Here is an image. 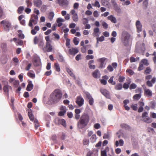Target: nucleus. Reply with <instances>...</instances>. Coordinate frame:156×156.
Segmentation results:
<instances>
[{
    "label": "nucleus",
    "instance_id": "obj_3",
    "mask_svg": "<svg viewBox=\"0 0 156 156\" xmlns=\"http://www.w3.org/2000/svg\"><path fill=\"white\" fill-rule=\"evenodd\" d=\"M45 38L46 42L44 48L46 49L47 51L51 52L53 49V46L51 44V41L50 39V37L49 36H46Z\"/></svg>",
    "mask_w": 156,
    "mask_h": 156
},
{
    "label": "nucleus",
    "instance_id": "obj_53",
    "mask_svg": "<svg viewBox=\"0 0 156 156\" xmlns=\"http://www.w3.org/2000/svg\"><path fill=\"white\" fill-rule=\"evenodd\" d=\"M23 44V42L22 40H19L18 41L16 42V45H22Z\"/></svg>",
    "mask_w": 156,
    "mask_h": 156
},
{
    "label": "nucleus",
    "instance_id": "obj_58",
    "mask_svg": "<svg viewBox=\"0 0 156 156\" xmlns=\"http://www.w3.org/2000/svg\"><path fill=\"white\" fill-rule=\"evenodd\" d=\"M101 156H107V152L106 150L101 151Z\"/></svg>",
    "mask_w": 156,
    "mask_h": 156
},
{
    "label": "nucleus",
    "instance_id": "obj_34",
    "mask_svg": "<svg viewBox=\"0 0 156 156\" xmlns=\"http://www.w3.org/2000/svg\"><path fill=\"white\" fill-rule=\"evenodd\" d=\"M57 137L56 135L53 134L52 135L50 138V140L53 141L54 143L57 142Z\"/></svg>",
    "mask_w": 156,
    "mask_h": 156
},
{
    "label": "nucleus",
    "instance_id": "obj_61",
    "mask_svg": "<svg viewBox=\"0 0 156 156\" xmlns=\"http://www.w3.org/2000/svg\"><path fill=\"white\" fill-rule=\"evenodd\" d=\"M102 25L105 29H107L108 28V24L105 21L102 23Z\"/></svg>",
    "mask_w": 156,
    "mask_h": 156
},
{
    "label": "nucleus",
    "instance_id": "obj_43",
    "mask_svg": "<svg viewBox=\"0 0 156 156\" xmlns=\"http://www.w3.org/2000/svg\"><path fill=\"white\" fill-rule=\"evenodd\" d=\"M83 143L84 145H88L89 143V140L86 139H84L83 141Z\"/></svg>",
    "mask_w": 156,
    "mask_h": 156
},
{
    "label": "nucleus",
    "instance_id": "obj_27",
    "mask_svg": "<svg viewBox=\"0 0 156 156\" xmlns=\"http://www.w3.org/2000/svg\"><path fill=\"white\" fill-rule=\"evenodd\" d=\"M97 139L96 135L95 134H93L92 135L90 140L91 142L94 143L96 141Z\"/></svg>",
    "mask_w": 156,
    "mask_h": 156
},
{
    "label": "nucleus",
    "instance_id": "obj_21",
    "mask_svg": "<svg viewBox=\"0 0 156 156\" xmlns=\"http://www.w3.org/2000/svg\"><path fill=\"white\" fill-rule=\"evenodd\" d=\"M24 16L21 15L18 17V20L20 21V23L23 26L25 25V21L24 20H22V19L24 17Z\"/></svg>",
    "mask_w": 156,
    "mask_h": 156
},
{
    "label": "nucleus",
    "instance_id": "obj_5",
    "mask_svg": "<svg viewBox=\"0 0 156 156\" xmlns=\"http://www.w3.org/2000/svg\"><path fill=\"white\" fill-rule=\"evenodd\" d=\"M1 23L3 25L4 29L5 30L9 31L11 27V23L8 20H5L2 21Z\"/></svg>",
    "mask_w": 156,
    "mask_h": 156
},
{
    "label": "nucleus",
    "instance_id": "obj_35",
    "mask_svg": "<svg viewBox=\"0 0 156 156\" xmlns=\"http://www.w3.org/2000/svg\"><path fill=\"white\" fill-rule=\"evenodd\" d=\"M140 63H142V64H143V65L146 66H147L149 65V63L148 62V60L146 59H142Z\"/></svg>",
    "mask_w": 156,
    "mask_h": 156
},
{
    "label": "nucleus",
    "instance_id": "obj_47",
    "mask_svg": "<svg viewBox=\"0 0 156 156\" xmlns=\"http://www.w3.org/2000/svg\"><path fill=\"white\" fill-rule=\"evenodd\" d=\"M135 92L141 94L142 92V88L140 87H138L135 90Z\"/></svg>",
    "mask_w": 156,
    "mask_h": 156
},
{
    "label": "nucleus",
    "instance_id": "obj_15",
    "mask_svg": "<svg viewBox=\"0 0 156 156\" xmlns=\"http://www.w3.org/2000/svg\"><path fill=\"white\" fill-rule=\"evenodd\" d=\"M40 30V28L38 26H36L34 27V29L31 30V33L33 35L36 34L37 32Z\"/></svg>",
    "mask_w": 156,
    "mask_h": 156
},
{
    "label": "nucleus",
    "instance_id": "obj_30",
    "mask_svg": "<svg viewBox=\"0 0 156 156\" xmlns=\"http://www.w3.org/2000/svg\"><path fill=\"white\" fill-rule=\"evenodd\" d=\"M17 32L19 33L18 34V37L21 39H23L24 38V35L23 34H22V30H18Z\"/></svg>",
    "mask_w": 156,
    "mask_h": 156
},
{
    "label": "nucleus",
    "instance_id": "obj_22",
    "mask_svg": "<svg viewBox=\"0 0 156 156\" xmlns=\"http://www.w3.org/2000/svg\"><path fill=\"white\" fill-rule=\"evenodd\" d=\"M12 88V87L8 85H5L4 86L3 88V90L5 93H7V95L8 96H9V88Z\"/></svg>",
    "mask_w": 156,
    "mask_h": 156
},
{
    "label": "nucleus",
    "instance_id": "obj_2",
    "mask_svg": "<svg viewBox=\"0 0 156 156\" xmlns=\"http://www.w3.org/2000/svg\"><path fill=\"white\" fill-rule=\"evenodd\" d=\"M90 120L89 115L87 113H83L77 123L78 127L80 129H82L87 126Z\"/></svg>",
    "mask_w": 156,
    "mask_h": 156
},
{
    "label": "nucleus",
    "instance_id": "obj_41",
    "mask_svg": "<svg viewBox=\"0 0 156 156\" xmlns=\"http://www.w3.org/2000/svg\"><path fill=\"white\" fill-rule=\"evenodd\" d=\"M97 44L98 43L99 41L102 42L104 40V37L103 36H101L100 37H97Z\"/></svg>",
    "mask_w": 156,
    "mask_h": 156
},
{
    "label": "nucleus",
    "instance_id": "obj_56",
    "mask_svg": "<svg viewBox=\"0 0 156 156\" xmlns=\"http://www.w3.org/2000/svg\"><path fill=\"white\" fill-rule=\"evenodd\" d=\"M26 2L28 7H30L32 6V3L29 0H26Z\"/></svg>",
    "mask_w": 156,
    "mask_h": 156
},
{
    "label": "nucleus",
    "instance_id": "obj_52",
    "mask_svg": "<svg viewBox=\"0 0 156 156\" xmlns=\"http://www.w3.org/2000/svg\"><path fill=\"white\" fill-rule=\"evenodd\" d=\"M78 38L76 37H75L73 39V42L74 44L76 45L79 43V41H78Z\"/></svg>",
    "mask_w": 156,
    "mask_h": 156
},
{
    "label": "nucleus",
    "instance_id": "obj_4",
    "mask_svg": "<svg viewBox=\"0 0 156 156\" xmlns=\"http://www.w3.org/2000/svg\"><path fill=\"white\" fill-rule=\"evenodd\" d=\"M38 20V17L37 15H34L32 16L30 19L29 22L28 24V26L31 27L32 28H33V23L34 25L36 24L37 23Z\"/></svg>",
    "mask_w": 156,
    "mask_h": 156
},
{
    "label": "nucleus",
    "instance_id": "obj_24",
    "mask_svg": "<svg viewBox=\"0 0 156 156\" xmlns=\"http://www.w3.org/2000/svg\"><path fill=\"white\" fill-rule=\"evenodd\" d=\"M40 62L38 58H34V66H37L40 65Z\"/></svg>",
    "mask_w": 156,
    "mask_h": 156
},
{
    "label": "nucleus",
    "instance_id": "obj_26",
    "mask_svg": "<svg viewBox=\"0 0 156 156\" xmlns=\"http://www.w3.org/2000/svg\"><path fill=\"white\" fill-rule=\"evenodd\" d=\"M128 81L127 83H125L123 85V87L125 89H127L128 88L129 85L131 82L130 79H129L128 80Z\"/></svg>",
    "mask_w": 156,
    "mask_h": 156
},
{
    "label": "nucleus",
    "instance_id": "obj_32",
    "mask_svg": "<svg viewBox=\"0 0 156 156\" xmlns=\"http://www.w3.org/2000/svg\"><path fill=\"white\" fill-rule=\"evenodd\" d=\"M122 84L120 83H117L115 87V89L117 90H120L122 89Z\"/></svg>",
    "mask_w": 156,
    "mask_h": 156
},
{
    "label": "nucleus",
    "instance_id": "obj_33",
    "mask_svg": "<svg viewBox=\"0 0 156 156\" xmlns=\"http://www.w3.org/2000/svg\"><path fill=\"white\" fill-rule=\"evenodd\" d=\"M114 78V76H112L111 77H110V79L108 80V82L109 83L112 84V85H115L116 84L115 81H113Z\"/></svg>",
    "mask_w": 156,
    "mask_h": 156
},
{
    "label": "nucleus",
    "instance_id": "obj_38",
    "mask_svg": "<svg viewBox=\"0 0 156 156\" xmlns=\"http://www.w3.org/2000/svg\"><path fill=\"white\" fill-rule=\"evenodd\" d=\"M99 29L98 27H96L94 28V33H93V35L94 36H98L97 34L99 32Z\"/></svg>",
    "mask_w": 156,
    "mask_h": 156
},
{
    "label": "nucleus",
    "instance_id": "obj_50",
    "mask_svg": "<svg viewBox=\"0 0 156 156\" xmlns=\"http://www.w3.org/2000/svg\"><path fill=\"white\" fill-rule=\"evenodd\" d=\"M27 75L28 76L32 78H34L35 77V74L31 73H28Z\"/></svg>",
    "mask_w": 156,
    "mask_h": 156
},
{
    "label": "nucleus",
    "instance_id": "obj_20",
    "mask_svg": "<svg viewBox=\"0 0 156 156\" xmlns=\"http://www.w3.org/2000/svg\"><path fill=\"white\" fill-rule=\"evenodd\" d=\"M66 70L70 76L72 77L74 80H75L76 79V76L73 73L71 69H70L67 67L66 68Z\"/></svg>",
    "mask_w": 156,
    "mask_h": 156
},
{
    "label": "nucleus",
    "instance_id": "obj_31",
    "mask_svg": "<svg viewBox=\"0 0 156 156\" xmlns=\"http://www.w3.org/2000/svg\"><path fill=\"white\" fill-rule=\"evenodd\" d=\"M141 96V94H136L133 96V99L134 100H138L140 98Z\"/></svg>",
    "mask_w": 156,
    "mask_h": 156
},
{
    "label": "nucleus",
    "instance_id": "obj_64",
    "mask_svg": "<svg viewBox=\"0 0 156 156\" xmlns=\"http://www.w3.org/2000/svg\"><path fill=\"white\" fill-rule=\"evenodd\" d=\"M38 41V38L37 36L34 37V44H36Z\"/></svg>",
    "mask_w": 156,
    "mask_h": 156
},
{
    "label": "nucleus",
    "instance_id": "obj_62",
    "mask_svg": "<svg viewBox=\"0 0 156 156\" xmlns=\"http://www.w3.org/2000/svg\"><path fill=\"white\" fill-rule=\"evenodd\" d=\"M148 115V113L147 112H144L142 114V119L144 118L145 117H147Z\"/></svg>",
    "mask_w": 156,
    "mask_h": 156
},
{
    "label": "nucleus",
    "instance_id": "obj_14",
    "mask_svg": "<svg viewBox=\"0 0 156 156\" xmlns=\"http://www.w3.org/2000/svg\"><path fill=\"white\" fill-rule=\"evenodd\" d=\"M136 25L137 28V32L139 33L142 31V25L140 23V22L137 20L136 22Z\"/></svg>",
    "mask_w": 156,
    "mask_h": 156
},
{
    "label": "nucleus",
    "instance_id": "obj_46",
    "mask_svg": "<svg viewBox=\"0 0 156 156\" xmlns=\"http://www.w3.org/2000/svg\"><path fill=\"white\" fill-rule=\"evenodd\" d=\"M12 83L15 87H17L19 85V82L18 80H15Z\"/></svg>",
    "mask_w": 156,
    "mask_h": 156
},
{
    "label": "nucleus",
    "instance_id": "obj_40",
    "mask_svg": "<svg viewBox=\"0 0 156 156\" xmlns=\"http://www.w3.org/2000/svg\"><path fill=\"white\" fill-rule=\"evenodd\" d=\"M28 116L30 120L33 121L34 120V117L32 112H28Z\"/></svg>",
    "mask_w": 156,
    "mask_h": 156
},
{
    "label": "nucleus",
    "instance_id": "obj_28",
    "mask_svg": "<svg viewBox=\"0 0 156 156\" xmlns=\"http://www.w3.org/2000/svg\"><path fill=\"white\" fill-rule=\"evenodd\" d=\"M143 120L148 123H150L152 121V119L148 116L143 118Z\"/></svg>",
    "mask_w": 156,
    "mask_h": 156
},
{
    "label": "nucleus",
    "instance_id": "obj_51",
    "mask_svg": "<svg viewBox=\"0 0 156 156\" xmlns=\"http://www.w3.org/2000/svg\"><path fill=\"white\" fill-rule=\"evenodd\" d=\"M125 79V77L122 76H120L119 78V81L120 83L122 82Z\"/></svg>",
    "mask_w": 156,
    "mask_h": 156
},
{
    "label": "nucleus",
    "instance_id": "obj_54",
    "mask_svg": "<svg viewBox=\"0 0 156 156\" xmlns=\"http://www.w3.org/2000/svg\"><path fill=\"white\" fill-rule=\"evenodd\" d=\"M35 124V126L36 129H37L39 126V123L38 121L37 120H35L34 121Z\"/></svg>",
    "mask_w": 156,
    "mask_h": 156
},
{
    "label": "nucleus",
    "instance_id": "obj_48",
    "mask_svg": "<svg viewBox=\"0 0 156 156\" xmlns=\"http://www.w3.org/2000/svg\"><path fill=\"white\" fill-rule=\"evenodd\" d=\"M60 109L61 111L65 112H66V106H61V107H60Z\"/></svg>",
    "mask_w": 156,
    "mask_h": 156
},
{
    "label": "nucleus",
    "instance_id": "obj_23",
    "mask_svg": "<svg viewBox=\"0 0 156 156\" xmlns=\"http://www.w3.org/2000/svg\"><path fill=\"white\" fill-rule=\"evenodd\" d=\"M34 85L32 83L31 81H30L27 86L26 90L27 91H30L33 89Z\"/></svg>",
    "mask_w": 156,
    "mask_h": 156
},
{
    "label": "nucleus",
    "instance_id": "obj_10",
    "mask_svg": "<svg viewBox=\"0 0 156 156\" xmlns=\"http://www.w3.org/2000/svg\"><path fill=\"white\" fill-rule=\"evenodd\" d=\"M55 123L58 125L61 124L65 127L66 126V122L63 119H56Z\"/></svg>",
    "mask_w": 156,
    "mask_h": 156
},
{
    "label": "nucleus",
    "instance_id": "obj_13",
    "mask_svg": "<svg viewBox=\"0 0 156 156\" xmlns=\"http://www.w3.org/2000/svg\"><path fill=\"white\" fill-rule=\"evenodd\" d=\"M100 73L98 69L95 70L92 73V75L95 78H98L100 77Z\"/></svg>",
    "mask_w": 156,
    "mask_h": 156
},
{
    "label": "nucleus",
    "instance_id": "obj_6",
    "mask_svg": "<svg viewBox=\"0 0 156 156\" xmlns=\"http://www.w3.org/2000/svg\"><path fill=\"white\" fill-rule=\"evenodd\" d=\"M144 91V94L145 96H147L149 97H151L152 95V91L148 88H146L144 85L142 86Z\"/></svg>",
    "mask_w": 156,
    "mask_h": 156
},
{
    "label": "nucleus",
    "instance_id": "obj_1",
    "mask_svg": "<svg viewBox=\"0 0 156 156\" xmlns=\"http://www.w3.org/2000/svg\"><path fill=\"white\" fill-rule=\"evenodd\" d=\"M61 91L59 89H56L50 95V101L52 104L58 103L61 99L62 97Z\"/></svg>",
    "mask_w": 156,
    "mask_h": 156
},
{
    "label": "nucleus",
    "instance_id": "obj_63",
    "mask_svg": "<svg viewBox=\"0 0 156 156\" xmlns=\"http://www.w3.org/2000/svg\"><path fill=\"white\" fill-rule=\"evenodd\" d=\"M66 134L64 133H62L61 136V138L62 140H64L65 139L66 137Z\"/></svg>",
    "mask_w": 156,
    "mask_h": 156
},
{
    "label": "nucleus",
    "instance_id": "obj_19",
    "mask_svg": "<svg viewBox=\"0 0 156 156\" xmlns=\"http://www.w3.org/2000/svg\"><path fill=\"white\" fill-rule=\"evenodd\" d=\"M108 20L111 21V22L114 23H116L117 22L116 19L115 17L113 15H110L108 16L107 17Z\"/></svg>",
    "mask_w": 156,
    "mask_h": 156
},
{
    "label": "nucleus",
    "instance_id": "obj_25",
    "mask_svg": "<svg viewBox=\"0 0 156 156\" xmlns=\"http://www.w3.org/2000/svg\"><path fill=\"white\" fill-rule=\"evenodd\" d=\"M54 67L56 71L58 72H59L60 71L59 65L58 63L54 64Z\"/></svg>",
    "mask_w": 156,
    "mask_h": 156
},
{
    "label": "nucleus",
    "instance_id": "obj_44",
    "mask_svg": "<svg viewBox=\"0 0 156 156\" xmlns=\"http://www.w3.org/2000/svg\"><path fill=\"white\" fill-rule=\"evenodd\" d=\"M131 108L134 111H136L137 109V104L132 105H131Z\"/></svg>",
    "mask_w": 156,
    "mask_h": 156
},
{
    "label": "nucleus",
    "instance_id": "obj_11",
    "mask_svg": "<svg viewBox=\"0 0 156 156\" xmlns=\"http://www.w3.org/2000/svg\"><path fill=\"white\" fill-rule=\"evenodd\" d=\"M69 53L72 55H75L79 52L78 49L76 48H72L69 50Z\"/></svg>",
    "mask_w": 156,
    "mask_h": 156
},
{
    "label": "nucleus",
    "instance_id": "obj_57",
    "mask_svg": "<svg viewBox=\"0 0 156 156\" xmlns=\"http://www.w3.org/2000/svg\"><path fill=\"white\" fill-rule=\"evenodd\" d=\"M107 69L110 72H112L114 69L112 66L111 65H109L108 66Z\"/></svg>",
    "mask_w": 156,
    "mask_h": 156
},
{
    "label": "nucleus",
    "instance_id": "obj_36",
    "mask_svg": "<svg viewBox=\"0 0 156 156\" xmlns=\"http://www.w3.org/2000/svg\"><path fill=\"white\" fill-rule=\"evenodd\" d=\"M54 16V12H51L49 13L48 16V18L50 20V21H52L53 19V18Z\"/></svg>",
    "mask_w": 156,
    "mask_h": 156
},
{
    "label": "nucleus",
    "instance_id": "obj_29",
    "mask_svg": "<svg viewBox=\"0 0 156 156\" xmlns=\"http://www.w3.org/2000/svg\"><path fill=\"white\" fill-rule=\"evenodd\" d=\"M5 16L4 15L3 9L0 6V19H2L5 18Z\"/></svg>",
    "mask_w": 156,
    "mask_h": 156
},
{
    "label": "nucleus",
    "instance_id": "obj_37",
    "mask_svg": "<svg viewBox=\"0 0 156 156\" xmlns=\"http://www.w3.org/2000/svg\"><path fill=\"white\" fill-rule=\"evenodd\" d=\"M121 127L122 128L126 129H130L129 126L126 124L122 123L120 125Z\"/></svg>",
    "mask_w": 156,
    "mask_h": 156
},
{
    "label": "nucleus",
    "instance_id": "obj_59",
    "mask_svg": "<svg viewBox=\"0 0 156 156\" xmlns=\"http://www.w3.org/2000/svg\"><path fill=\"white\" fill-rule=\"evenodd\" d=\"M82 20L83 21V23L84 25L88 23V20L87 18H83Z\"/></svg>",
    "mask_w": 156,
    "mask_h": 156
},
{
    "label": "nucleus",
    "instance_id": "obj_60",
    "mask_svg": "<svg viewBox=\"0 0 156 156\" xmlns=\"http://www.w3.org/2000/svg\"><path fill=\"white\" fill-rule=\"evenodd\" d=\"M53 35L55 36V39H57V40H58L59 39L60 36L58 34H57L55 33H54L53 34Z\"/></svg>",
    "mask_w": 156,
    "mask_h": 156
},
{
    "label": "nucleus",
    "instance_id": "obj_39",
    "mask_svg": "<svg viewBox=\"0 0 156 156\" xmlns=\"http://www.w3.org/2000/svg\"><path fill=\"white\" fill-rule=\"evenodd\" d=\"M24 9V8L23 6H21L19 7L17 10L18 13L19 14L22 13Z\"/></svg>",
    "mask_w": 156,
    "mask_h": 156
},
{
    "label": "nucleus",
    "instance_id": "obj_12",
    "mask_svg": "<svg viewBox=\"0 0 156 156\" xmlns=\"http://www.w3.org/2000/svg\"><path fill=\"white\" fill-rule=\"evenodd\" d=\"M156 82V78L153 77L151 81L148 80L146 82V84L149 87H152L153 84L154 83Z\"/></svg>",
    "mask_w": 156,
    "mask_h": 156
},
{
    "label": "nucleus",
    "instance_id": "obj_7",
    "mask_svg": "<svg viewBox=\"0 0 156 156\" xmlns=\"http://www.w3.org/2000/svg\"><path fill=\"white\" fill-rule=\"evenodd\" d=\"M84 100L81 96L76 97V103L80 107L81 106L84 104Z\"/></svg>",
    "mask_w": 156,
    "mask_h": 156
},
{
    "label": "nucleus",
    "instance_id": "obj_55",
    "mask_svg": "<svg viewBox=\"0 0 156 156\" xmlns=\"http://www.w3.org/2000/svg\"><path fill=\"white\" fill-rule=\"evenodd\" d=\"M136 87V85L134 83L131 84L129 87V89L131 90L132 89H134Z\"/></svg>",
    "mask_w": 156,
    "mask_h": 156
},
{
    "label": "nucleus",
    "instance_id": "obj_18",
    "mask_svg": "<svg viewBox=\"0 0 156 156\" xmlns=\"http://www.w3.org/2000/svg\"><path fill=\"white\" fill-rule=\"evenodd\" d=\"M122 37L124 41L127 40L129 37V34L126 32H124L122 33Z\"/></svg>",
    "mask_w": 156,
    "mask_h": 156
},
{
    "label": "nucleus",
    "instance_id": "obj_42",
    "mask_svg": "<svg viewBox=\"0 0 156 156\" xmlns=\"http://www.w3.org/2000/svg\"><path fill=\"white\" fill-rule=\"evenodd\" d=\"M151 69L149 67H147L144 71V73L148 74L150 73L151 72Z\"/></svg>",
    "mask_w": 156,
    "mask_h": 156
},
{
    "label": "nucleus",
    "instance_id": "obj_17",
    "mask_svg": "<svg viewBox=\"0 0 156 156\" xmlns=\"http://www.w3.org/2000/svg\"><path fill=\"white\" fill-rule=\"evenodd\" d=\"M33 2L34 6L38 8L40 7L42 3L41 0H37L33 1Z\"/></svg>",
    "mask_w": 156,
    "mask_h": 156
},
{
    "label": "nucleus",
    "instance_id": "obj_45",
    "mask_svg": "<svg viewBox=\"0 0 156 156\" xmlns=\"http://www.w3.org/2000/svg\"><path fill=\"white\" fill-rule=\"evenodd\" d=\"M144 65L142 63H140L139 66L138 67V70L141 71L144 69Z\"/></svg>",
    "mask_w": 156,
    "mask_h": 156
},
{
    "label": "nucleus",
    "instance_id": "obj_8",
    "mask_svg": "<svg viewBox=\"0 0 156 156\" xmlns=\"http://www.w3.org/2000/svg\"><path fill=\"white\" fill-rule=\"evenodd\" d=\"M100 91L101 94L107 98H110L109 92L106 89H101Z\"/></svg>",
    "mask_w": 156,
    "mask_h": 156
},
{
    "label": "nucleus",
    "instance_id": "obj_16",
    "mask_svg": "<svg viewBox=\"0 0 156 156\" xmlns=\"http://www.w3.org/2000/svg\"><path fill=\"white\" fill-rule=\"evenodd\" d=\"M58 2L59 5L61 6L68 5L67 0H58Z\"/></svg>",
    "mask_w": 156,
    "mask_h": 156
},
{
    "label": "nucleus",
    "instance_id": "obj_49",
    "mask_svg": "<svg viewBox=\"0 0 156 156\" xmlns=\"http://www.w3.org/2000/svg\"><path fill=\"white\" fill-rule=\"evenodd\" d=\"M148 5V0H144L143 2V6H144L145 8H146L147 6Z\"/></svg>",
    "mask_w": 156,
    "mask_h": 156
},
{
    "label": "nucleus",
    "instance_id": "obj_9",
    "mask_svg": "<svg viewBox=\"0 0 156 156\" xmlns=\"http://www.w3.org/2000/svg\"><path fill=\"white\" fill-rule=\"evenodd\" d=\"M70 13L73 15L72 18L73 21L77 22L78 20V17L77 14L76 13L75 10L74 9L70 11Z\"/></svg>",
    "mask_w": 156,
    "mask_h": 156
}]
</instances>
